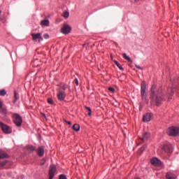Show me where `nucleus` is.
I'll use <instances>...</instances> for the list:
<instances>
[{"label":"nucleus","mask_w":179,"mask_h":179,"mask_svg":"<svg viewBox=\"0 0 179 179\" xmlns=\"http://www.w3.org/2000/svg\"><path fill=\"white\" fill-rule=\"evenodd\" d=\"M150 100L152 103H155L157 107L162 106L166 100V95L163 92V89L160 87H157L156 85H152L150 91Z\"/></svg>","instance_id":"nucleus-1"},{"label":"nucleus","mask_w":179,"mask_h":179,"mask_svg":"<svg viewBox=\"0 0 179 179\" xmlns=\"http://www.w3.org/2000/svg\"><path fill=\"white\" fill-rule=\"evenodd\" d=\"M13 120L16 127H22V124L23 122V118L20 115H19L18 113H13Z\"/></svg>","instance_id":"nucleus-2"},{"label":"nucleus","mask_w":179,"mask_h":179,"mask_svg":"<svg viewBox=\"0 0 179 179\" xmlns=\"http://www.w3.org/2000/svg\"><path fill=\"white\" fill-rule=\"evenodd\" d=\"M141 94L142 100L146 101L148 94H146V82L145 81H143L141 84Z\"/></svg>","instance_id":"nucleus-3"},{"label":"nucleus","mask_w":179,"mask_h":179,"mask_svg":"<svg viewBox=\"0 0 179 179\" xmlns=\"http://www.w3.org/2000/svg\"><path fill=\"white\" fill-rule=\"evenodd\" d=\"M166 134L169 135V136H178L179 128L174 127H169L167 129Z\"/></svg>","instance_id":"nucleus-4"},{"label":"nucleus","mask_w":179,"mask_h":179,"mask_svg":"<svg viewBox=\"0 0 179 179\" xmlns=\"http://www.w3.org/2000/svg\"><path fill=\"white\" fill-rule=\"evenodd\" d=\"M31 36L32 37V40L33 41H36L38 43H41V41H43V34L41 33H32L31 34Z\"/></svg>","instance_id":"nucleus-5"},{"label":"nucleus","mask_w":179,"mask_h":179,"mask_svg":"<svg viewBox=\"0 0 179 179\" xmlns=\"http://www.w3.org/2000/svg\"><path fill=\"white\" fill-rule=\"evenodd\" d=\"M0 127L4 134H12V129L2 122H0Z\"/></svg>","instance_id":"nucleus-6"},{"label":"nucleus","mask_w":179,"mask_h":179,"mask_svg":"<svg viewBox=\"0 0 179 179\" xmlns=\"http://www.w3.org/2000/svg\"><path fill=\"white\" fill-rule=\"evenodd\" d=\"M72 30V27L68 24H64L63 27L61 29V31L63 34H69Z\"/></svg>","instance_id":"nucleus-7"},{"label":"nucleus","mask_w":179,"mask_h":179,"mask_svg":"<svg viewBox=\"0 0 179 179\" xmlns=\"http://www.w3.org/2000/svg\"><path fill=\"white\" fill-rule=\"evenodd\" d=\"M57 167L55 165H51L49 169V179H52L55 176Z\"/></svg>","instance_id":"nucleus-8"},{"label":"nucleus","mask_w":179,"mask_h":179,"mask_svg":"<svg viewBox=\"0 0 179 179\" xmlns=\"http://www.w3.org/2000/svg\"><path fill=\"white\" fill-rule=\"evenodd\" d=\"M65 97H66V94H65V91H59L57 93V99L59 101H64L65 100Z\"/></svg>","instance_id":"nucleus-9"},{"label":"nucleus","mask_w":179,"mask_h":179,"mask_svg":"<svg viewBox=\"0 0 179 179\" xmlns=\"http://www.w3.org/2000/svg\"><path fill=\"white\" fill-rule=\"evenodd\" d=\"M151 164L156 167H160V166H162V161L156 157H154L151 159Z\"/></svg>","instance_id":"nucleus-10"},{"label":"nucleus","mask_w":179,"mask_h":179,"mask_svg":"<svg viewBox=\"0 0 179 179\" xmlns=\"http://www.w3.org/2000/svg\"><path fill=\"white\" fill-rule=\"evenodd\" d=\"M162 150L166 153H171V152H173V148H171V145L170 144H165L163 146Z\"/></svg>","instance_id":"nucleus-11"},{"label":"nucleus","mask_w":179,"mask_h":179,"mask_svg":"<svg viewBox=\"0 0 179 179\" xmlns=\"http://www.w3.org/2000/svg\"><path fill=\"white\" fill-rule=\"evenodd\" d=\"M152 120V113H147L143 117L144 122H149Z\"/></svg>","instance_id":"nucleus-12"},{"label":"nucleus","mask_w":179,"mask_h":179,"mask_svg":"<svg viewBox=\"0 0 179 179\" xmlns=\"http://www.w3.org/2000/svg\"><path fill=\"white\" fill-rule=\"evenodd\" d=\"M36 153L40 157L44 156V147L41 146L36 150Z\"/></svg>","instance_id":"nucleus-13"},{"label":"nucleus","mask_w":179,"mask_h":179,"mask_svg":"<svg viewBox=\"0 0 179 179\" xmlns=\"http://www.w3.org/2000/svg\"><path fill=\"white\" fill-rule=\"evenodd\" d=\"M149 138H150V134L145 132L143 134L142 137L140 138H141L143 142H146L148 141V139H149Z\"/></svg>","instance_id":"nucleus-14"},{"label":"nucleus","mask_w":179,"mask_h":179,"mask_svg":"<svg viewBox=\"0 0 179 179\" xmlns=\"http://www.w3.org/2000/svg\"><path fill=\"white\" fill-rule=\"evenodd\" d=\"M166 179H176V178H177V176L176 174L173 173V172H168V173H166Z\"/></svg>","instance_id":"nucleus-15"},{"label":"nucleus","mask_w":179,"mask_h":179,"mask_svg":"<svg viewBox=\"0 0 179 179\" xmlns=\"http://www.w3.org/2000/svg\"><path fill=\"white\" fill-rule=\"evenodd\" d=\"M41 25L42 27H48L50 26V20H43L41 22Z\"/></svg>","instance_id":"nucleus-16"},{"label":"nucleus","mask_w":179,"mask_h":179,"mask_svg":"<svg viewBox=\"0 0 179 179\" xmlns=\"http://www.w3.org/2000/svg\"><path fill=\"white\" fill-rule=\"evenodd\" d=\"M179 85V78L176 77L173 82V85H172V87L173 89H174V87H177V86Z\"/></svg>","instance_id":"nucleus-17"},{"label":"nucleus","mask_w":179,"mask_h":179,"mask_svg":"<svg viewBox=\"0 0 179 179\" xmlns=\"http://www.w3.org/2000/svg\"><path fill=\"white\" fill-rule=\"evenodd\" d=\"M6 157H8V154L2 150H0V159H6Z\"/></svg>","instance_id":"nucleus-18"},{"label":"nucleus","mask_w":179,"mask_h":179,"mask_svg":"<svg viewBox=\"0 0 179 179\" xmlns=\"http://www.w3.org/2000/svg\"><path fill=\"white\" fill-rule=\"evenodd\" d=\"M73 129L76 131V132L79 131L80 129V126L78 124H74L73 125Z\"/></svg>","instance_id":"nucleus-19"},{"label":"nucleus","mask_w":179,"mask_h":179,"mask_svg":"<svg viewBox=\"0 0 179 179\" xmlns=\"http://www.w3.org/2000/svg\"><path fill=\"white\" fill-rule=\"evenodd\" d=\"M27 149L29 152H34V150H36V147L29 145L27 146Z\"/></svg>","instance_id":"nucleus-20"},{"label":"nucleus","mask_w":179,"mask_h":179,"mask_svg":"<svg viewBox=\"0 0 179 179\" xmlns=\"http://www.w3.org/2000/svg\"><path fill=\"white\" fill-rule=\"evenodd\" d=\"M14 99L13 103H16V101H17L19 99V94L16 92V91L14 92Z\"/></svg>","instance_id":"nucleus-21"},{"label":"nucleus","mask_w":179,"mask_h":179,"mask_svg":"<svg viewBox=\"0 0 179 179\" xmlns=\"http://www.w3.org/2000/svg\"><path fill=\"white\" fill-rule=\"evenodd\" d=\"M0 113L1 114H3L4 115H6V114H8V109H6V108H0Z\"/></svg>","instance_id":"nucleus-22"},{"label":"nucleus","mask_w":179,"mask_h":179,"mask_svg":"<svg viewBox=\"0 0 179 179\" xmlns=\"http://www.w3.org/2000/svg\"><path fill=\"white\" fill-rule=\"evenodd\" d=\"M145 149H146V145H143V147H141L138 151V155H142V153H143V152L145 151Z\"/></svg>","instance_id":"nucleus-23"},{"label":"nucleus","mask_w":179,"mask_h":179,"mask_svg":"<svg viewBox=\"0 0 179 179\" xmlns=\"http://www.w3.org/2000/svg\"><path fill=\"white\" fill-rule=\"evenodd\" d=\"M123 57H124V59H127V61H129V62H131L132 61L131 59V57H129V56L127 55V53H124Z\"/></svg>","instance_id":"nucleus-24"},{"label":"nucleus","mask_w":179,"mask_h":179,"mask_svg":"<svg viewBox=\"0 0 179 179\" xmlns=\"http://www.w3.org/2000/svg\"><path fill=\"white\" fill-rule=\"evenodd\" d=\"M115 64L118 66L120 71H124V68H122V66L120 65V63L117 61H115Z\"/></svg>","instance_id":"nucleus-25"},{"label":"nucleus","mask_w":179,"mask_h":179,"mask_svg":"<svg viewBox=\"0 0 179 179\" xmlns=\"http://www.w3.org/2000/svg\"><path fill=\"white\" fill-rule=\"evenodd\" d=\"M0 96H6V91L5 90H0Z\"/></svg>","instance_id":"nucleus-26"},{"label":"nucleus","mask_w":179,"mask_h":179,"mask_svg":"<svg viewBox=\"0 0 179 179\" xmlns=\"http://www.w3.org/2000/svg\"><path fill=\"white\" fill-rule=\"evenodd\" d=\"M6 163H8V161L0 162V167H4V166H6Z\"/></svg>","instance_id":"nucleus-27"},{"label":"nucleus","mask_w":179,"mask_h":179,"mask_svg":"<svg viewBox=\"0 0 179 179\" xmlns=\"http://www.w3.org/2000/svg\"><path fill=\"white\" fill-rule=\"evenodd\" d=\"M63 16L65 17V19H68L69 17V13L68 11H66L63 13Z\"/></svg>","instance_id":"nucleus-28"},{"label":"nucleus","mask_w":179,"mask_h":179,"mask_svg":"<svg viewBox=\"0 0 179 179\" xmlns=\"http://www.w3.org/2000/svg\"><path fill=\"white\" fill-rule=\"evenodd\" d=\"M85 108H86V110H89L88 115L89 116L92 115V108H90V107H87V106H85Z\"/></svg>","instance_id":"nucleus-29"},{"label":"nucleus","mask_w":179,"mask_h":179,"mask_svg":"<svg viewBox=\"0 0 179 179\" xmlns=\"http://www.w3.org/2000/svg\"><path fill=\"white\" fill-rule=\"evenodd\" d=\"M59 179H68L66 175L62 174L59 176Z\"/></svg>","instance_id":"nucleus-30"},{"label":"nucleus","mask_w":179,"mask_h":179,"mask_svg":"<svg viewBox=\"0 0 179 179\" xmlns=\"http://www.w3.org/2000/svg\"><path fill=\"white\" fill-rule=\"evenodd\" d=\"M48 103L49 104H54V101H52V99L49 98V99H48Z\"/></svg>","instance_id":"nucleus-31"},{"label":"nucleus","mask_w":179,"mask_h":179,"mask_svg":"<svg viewBox=\"0 0 179 179\" xmlns=\"http://www.w3.org/2000/svg\"><path fill=\"white\" fill-rule=\"evenodd\" d=\"M76 86H79V80H78V78H75L74 81H73Z\"/></svg>","instance_id":"nucleus-32"},{"label":"nucleus","mask_w":179,"mask_h":179,"mask_svg":"<svg viewBox=\"0 0 179 179\" xmlns=\"http://www.w3.org/2000/svg\"><path fill=\"white\" fill-rule=\"evenodd\" d=\"M43 37L45 38V40H48V38H50V35H48V34H45Z\"/></svg>","instance_id":"nucleus-33"},{"label":"nucleus","mask_w":179,"mask_h":179,"mask_svg":"<svg viewBox=\"0 0 179 179\" xmlns=\"http://www.w3.org/2000/svg\"><path fill=\"white\" fill-rule=\"evenodd\" d=\"M108 90L112 93H114V92H115V89H114V87H109Z\"/></svg>","instance_id":"nucleus-34"},{"label":"nucleus","mask_w":179,"mask_h":179,"mask_svg":"<svg viewBox=\"0 0 179 179\" xmlns=\"http://www.w3.org/2000/svg\"><path fill=\"white\" fill-rule=\"evenodd\" d=\"M62 92H65V90H66V85H64L63 86H62Z\"/></svg>","instance_id":"nucleus-35"},{"label":"nucleus","mask_w":179,"mask_h":179,"mask_svg":"<svg viewBox=\"0 0 179 179\" xmlns=\"http://www.w3.org/2000/svg\"><path fill=\"white\" fill-rule=\"evenodd\" d=\"M1 13H2V10H0V16H1ZM0 20H1L3 23H5V22H6V20H3V18H0Z\"/></svg>","instance_id":"nucleus-36"},{"label":"nucleus","mask_w":179,"mask_h":179,"mask_svg":"<svg viewBox=\"0 0 179 179\" xmlns=\"http://www.w3.org/2000/svg\"><path fill=\"white\" fill-rule=\"evenodd\" d=\"M65 122H66V124H68L69 125H72V123L69 121H66V120H64Z\"/></svg>","instance_id":"nucleus-37"},{"label":"nucleus","mask_w":179,"mask_h":179,"mask_svg":"<svg viewBox=\"0 0 179 179\" xmlns=\"http://www.w3.org/2000/svg\"><path fill=\"white\" fill-rule=\"evenodd\" d=\"M173 94H174V91H173V90H171V96H173Z\"/></svg>","instance_id":"nucleus-38"},{"label":"nucleus","mask_w":179,"mask_h":179,"mask_svg":"<svg viewBox=\"0 0 179 179\" xmlns=\"http://www.w3.org/2000/svg\"><path fill=\"white\" fill-rule=\"evenodd\" d=\"M2 102L0 101V108H2Z\"/></svg>","instance_id":"nucleus-39"},{"label":"nucleus","mask_w":179,"mask_h":179,"mask_svg":"<svg viewBox=\"0 0 179 179\" xmlns=\"http://www.w3.org/2000/svg\"><path fill=\"white\" fill-rule=\"evenodd\" d=\"M136 68H137L138 69H141V66H136Z\"/></svg>","instance_id":"nucleus-40"}]
</instances>
